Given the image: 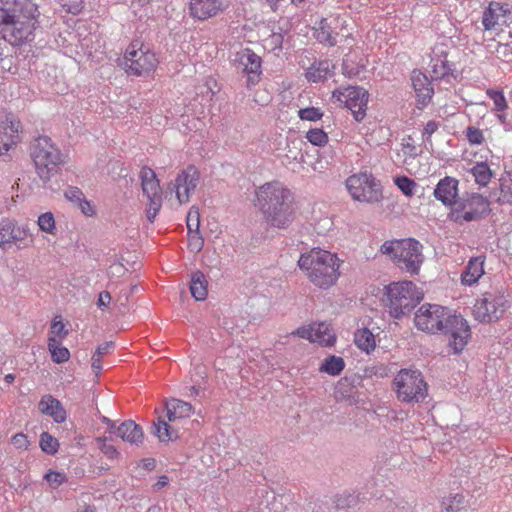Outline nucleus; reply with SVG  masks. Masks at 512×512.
<instances>
[{
    "mask_svg": "<svg viewBox=\"0 0 512 512\" xmlns=\"http://www.w3.org/2000/svg\"><path fill=\"white\" fill-rule=\"evenodd\" d=\"M355 392V387L347 377L340 379L334 390L336 401L350 400Z\"/></svg>",
    "mask_w": 512,
    "mask_h": 512,
    "instance_id": "32",
    "label": "nucleus"
},
{
    "mask_svg": "<svg viewBox=\"0 0 512 512\" xmlns=\"http://www.w3.org/2000/svg\"><path fill=\"white\" fill-rule=\"evenodd\" d=\"M397 398L406 403H420L428 395V385L419 370L401 369L394 378Z\"/></svg>",
    "mask_w": 512,
    "mask_h": 512,
    "instance_id": "9",
    "label": "nucleus"
},
{
    "mask_svg": "<svg viewBox=\"0 0 512 512\" xmlns=\"http://www.w3.org/2000/svg\"><path fill=\"white\" fill-rule=\"evenodd\" d=\"M337 24L338 20L336 19L331 21L328 19H322L314 29V37L319 43L326 46L332 47L336 45L338 36V32L336 31L338 27Z\"/></svg>",
    "mask_w": 512,
    "mask_h": 512,
    "instance_id": "24",
    "label": "nucleus"
},
{
    "mask_svg": "<svg viewBox=\"0 0 512 512\" xmlns=\"http://www.w3.org/2000/svg\"><path fill=\"white\" fill-rule=\"evenodd\" d=\"M466 136L470 144L479 145L484 141L483 133L480 129L469 126L466 130Z\"/></svg>",
    "mask_w": 512,
    "mask_h": 512,
    "instance_id": "53",
    "label": "nucleus"
},
{
    "mask_svg": "<svg viewBox=\"0 0 512 512\" xmlns=\"http://www.w3.org/2000/svg\"><path fill=\"white\" fill-rule=\"evenodd\" d=\"M152 433L158 437L161 442H168L178 438L177 432L164 420L158 419L157 423H154Z\"/></svg>",
    "mask_w": 512,
    "mask_h": 512,
    "instance_id": "31",
    "label": "nucleus"
},
{
    "mask_svg": "<svg viewBox=\"0 0 512 512\" xmlns=\"http://www.w3.org/2000/svg\"><path fill=\"white\" fill-rule=\"evenodd\" d=\"M458 180L452 177L441 179L434 190V196L446 206H455L458 195Z\"/></svg>",
    "mask_w": 512,
    "mask_h": 512,
    "instance_id": "21",
    "label": "nucleus"
},
{
    "mask_svg": "<svg viewBox=\"0 0 512 512\" xmlns=\"http://www.w3.org/2000/svg\"><path fill=\"white\" fill-rule=\"evenodd\" d=\"M12 444L17 449H27L30 445L28 437L23 433H17L11 438Z\"/></svg>",
    "mask_w": 512,
    "mask_h": 512,
    "instance_id": "54",
    "label": "nucleus"
},
{
    "mask_svg": "<svg viewBox=\"0 0 512 512\" xmlns=\"http://www.w3.org/2000/svg\"><path fill=\"white\" fill-rule=\"evenodd\" d=\"M51 333L60 338H64L67 335L65 325L61 320H57V317L51 323Z\"/></svg>",
    "mask_w": 512,
    "mask_h": 512,
    "instance_id": "56",
    "label": "nucleus"
},
{
    "mask_svg": "<svg viewBox=\"0 0 512 512\" xmlns=\"http://www.w3.org/2000/svg\"><path fill=\"white\" fill-rule=\"evenodd\" d=\"M487 95L493 101L497 111H504L507 107V102L504 94L500 90H488Z\"/></svg>",
    "mask_w": 512,
    "mask_h": 512,
    "instance_id": "47",
    "label": "nucleus"
},
{
    "mask_svg": "<svg viewBox=\"0 0 512 512\" xmlns=\"http://www.w3.org/2000/svg\"><path fill=\"white\" fill-rule=\"evenodd\" d=\"M483 256L473 257L469 260L465 270L461 274V281L464 285H473L484 274Z\"/></svg>",
    "mask_w": 512,
    "mask_h": 512,
    "instance_id": "26",
    "label": "nucleus"
},
{
    "mask_svg": "<svg viewBox=\"0 0 512 512\" xmlns=\"http://www.w3.org/2000/svg\"><path fill=\"white\" fill-rule=\"evenodd\" d=\"M186 223H187L188 232H191V231L196 232L199 230L200 213H199V209L196 206H192L189 209V212L187 214Z\"/></svg>",
    "mask_w": 512,
    "mask_h": 512,
    "instance_id": "43",
    "label": "nucleus"
},
{
    "mask_svg": "<svg viewBox=\"0 0 512 512\" xmlns=\"http://www.w3.org/2000/svg\"><path fill=\"white\" fill-rule=\"evenodd\" d=\"M338 261L335 254L314 248L300 256L298 265L314 285L326 289L339 277Z\"/></svg>",
    "mask_w": 512,
    "mask_h": 512,
    "instance_id": "3",
    "label": "nucleus"
},
{
    "mask_svg": "<svg viewBox=\"0 0 512 512\" xmlns=\"http://www.w3.org/2000/svg\"><path fill=\"white\" fill-rule=\"evenodd\" d=\"M490 213V201L478 193L467 194L455 202L450 218L458 223L478 221Z\"/></svg>",
    "mask_w": 512,
    "mask_h": 512,
    "instance_id": "11",
    "label": "nucleus"
},
{
    "mask_svg": "<svg viewBox=\"0 0 512 512\" xmlns=\"http://www.w3.org/2000/svg\"><path fill=\"white\" fill-rule=\"evenodd\" d=\"M510 13L508 4L499 2H491L484 10L482 16V24L486 30H491L499 25L500 22H506V15Z\"/></svg>",
    "mask_w": 512,
    "mask_h": 512,
    "instance_id": "22",
    "label": "nucleus"
},
{
    "mask_svg": "<svg viewBox=\"0 0 512 512\" xmlns=\"http://www.w3.org/2000/svg\"><path fill=\"white\" fill-rule=\"evenodd\" d=\"M442 504L447 512H457L464 505V496L455 494L445 499Z\"/></svg>",
    "mask_w": 512,
    "mask_h": 512,
    "instance_id": "40",
    "label": "nucleus"
},
{
    "mask_svg": "<svg viewBox=\"0 0 512 512\" xmlns=\"http://www.w3.org/2000/svg\"><path fill=\"white\" fill-rule=\"evenodd\" d=\"M190 16L197 20H206L216 16L222 10L221 0H191Z\"/></svg>",
    "mask_w": 512,
    "mask_h": 512,
    "instance_id": "20",
    "label": "nucleus"
},
{
    "mask_svg": "<svg viewBox=\"0 0 512 512\" xmlns=\"http://www.w3.org/2000/svg\"><path fill=\"white\" fill-rule=\"evenodd\" d=\"M48 349L51 353L52 360L55 363H64L69 360V350L66 347L60 346L55 337H49Z\"/></svg>",
    "mask_w": 512,
    "mask_h": 512,
    "instance_id": "33",
    "label": "nucleus"
},
{
    "mask_svg": "<svg viewBox=\"0 0 512 512\" xmlns=\"http://www.w3.org/2000/svg\"><path fill=\"white\" fill-rule=\"evenodd\" d=\"M65 197L77 204L83 197H84V194L83 192L77 188V187H69L66 191H65Z\"/></svg>",
    "mask_w": 512,
    "mask_h": 512,
    "instance_id": "55",
    "label": "nucleus"
},
{
    "mask_svg": "<svg viewBox=\"0 0 512 512\" xmlns=\"http://www.w3.org/2000/svg\"><path fill=\"white\" fill-rule=\"evenodd\" d=\"M384 291V306L395 319L408 315L423 299V293L411 281L392 282Z\"/></svg>",
    "mask_w": 512,
    "mask_h": 512,
    "instance_id": "6",
    "label": "nucleus"
},
{
    "mask_svg": "<svg viewBox=\"0 0 512 512\" xmlns=\"http://www.w3.org/2000/svg\"><path fill=\"white\" fill-rule=\"evenodd\" d=\"M190 292L196 301H202L207 297V281L201 271L193 273L190 283Z\"/></svg>",
    "mask_w": 512,
    "mask_h": 512,
    "instance_id": "28",
    "label": "nucleus"
},
{
    "mask_svg": "<svg viewBox=\"0 0 512 512\" xmlns=\"http://www.w3.org/2000/svg\"><path fill=\"white\" fill-rule=\"evenodd\" d=\"M31 156L37 173L44 182L50 180L58 172L59 166L64 163L62 153L47 136H41L35 140Z\"/></svg>",
    "mask_w": 512,
    "mask_h": 512,
    "instance_id": "8",
    "label": "nucleus"
},
{
    "mask_svg": "<svg viewBox=\"0 0 512 512\" xmlns=\"http://www.w3.org/2000/svg\"><path fill=\"white\" fill-rule=\"evenodd\" d=\"M39 229L45 233L54 235L56 232L55 219L51 212H45L38 217Z\"/></svg>",
    "mask_w": 512,
    "mask_h": 512,
    "instance_id": "38",
    "label": "nucleus"
},
{
    "mask_svg": "<svg viewBox=\"0 0 512 512\" xmlns=\"http://www.w3.org/2000/svg\"><path fill=\"white\" fill-rule=\"evenodd\" d=\"M200 180V173L193 165L181 170L175 180L167 185V191L175 193L176 199L180 205L190 201L191 195L197 188Z\"/></svg>",
    "mask_w": 512,
    "mask_h": 512,
    "instance_id": "16",
    "label": "nucleus"
},
{
    "mask_svg": "<svg viewBox=\"0 0 512 512\" xmlns=\"http://www.w3.org/2000/svg\"><path fill=\"white\" fill-rule=\"evenodd\" d=\"M334 503L338 509H347L358 503V495L354 492H343L334 497Z\"/></svg>",
    "mask_w": 512,
    "mask_h": 512,
    "instance_id": "36",
    "label": "nucleus"
},
{
    "mask_svg": "<svg viewBox=\"0 0 512 512\" xmlns=\"http://www.w3.org/2000/svg\"><path fill=\"white\" fill-rule=\"evenodd\" d=\"M234 65L238 71L247 76V84L255 85L262 74L261 58L250 49H244L235 54Z\"/></svg>",
    "mask_w": 512,
    "mask_h": 512,
    "instance_id": "17",
    "label": "nucleus"
},
{
    "mask_svg": "<svg viewBox=\"0 0 512 512\" xmlns=\"http://www.w3.org/2000/svg\"><path fill=\"white\" fill-rule=\"evenodd\" d=\"M144 433L142 427L130 419V444L139 445L143 442Z\"/></svg>",
    "mask_w": 512,
    "mask_h": 512,
    "instance_id": "51",
    "label": "nucleus"
},
{
    "mask_svg": "<svg viewBox=\"0 0 512 512\" xmlns=\"http://www.w3.org/2000/svg\"><path fill=\"white\" fill-rule=\"evenodd\" d=\"M313 342L322 346H331L334 344L336 337L332 333L330 327L326 323H318L313 325Z\"/></svg>",
    "mask_w": 512,
    "mask_h": 512,
    "instance_id": "30",
    "label": "nucleus"
},
{
    "mask_svg": "<svg viewBox=\"0 0 512 512\" xmlns=\"http://www.w3.org/2000/svg\"><path fill=\"white\" fill-rule=\"evenodd\" d=\"M166 409H167V417L170 422H173L176 419L180 418L178 416L177 411L175 410L174 406L172 405L171 401L166 403Z\"/></svg>",
    "mask_w": 512,
    "mask_h": 512,
    "instance_id": "63",
    "label": "nucleus"
},
{
    "mask_svg": "<svg viewBox=\"0 0 512 512\" xmlns=\"http://www.w3.org/2000/svg\"><path fill=\"white\" fill-rule=\"evenodd\" d=\"M44 479L53 489L58 488L61 484L67 481V477L64 473L52 470L44 475Z\"/></svg>",
    "mask_w": 512,
    "mask_h": 512,
    "instance_id": "44",
    "label": "nucleus"
},
{
    "mask_svg": "<svg viewBox=\"0 0 512 512\" xmlns=\"http://www.w3.org/2000/svg\"><path fill=\"white\" fill-rule=\"evenodd\" d=\"M422 244L413 238L393 239L380 246V252L388 256L401 270L417 275L424 261Z\"/></svg>",
    "mask_w": 512,
    "mask_h": 512,
    "instance_id": "5",
    "label": "nucleus"
},
{
    "mask_svg": "<svg viewBox=\"0 0 512 512\" xmlns=\"http://www.w3.org/2000/svg\"><path fill=\"white\" fill-rule=\"evenodd\" d=\"M291 144L293 145V148L296 149V151H293L291 148H289L285 155L286 158H288L289 160H292V161H296L298 163L303 162L304 154L301 152V149L298 147L299 145L302 144V141L301 140H293L291 142Z\"/></svg>",
    "mask_w": 512,
    "mask_h": 512,
    "instance_id": "52",
    "label": "nucleus"
},
{
    "mask_svg": "<svg viewBox=\"0 0 512 512\" xmlns=\"http://www.w3.org/2000/svg\"><path fill=\"white\" fill-rule=\"evenodd\" d=\"M415 326L424 332L442 333L455 354L460 353L471 336L470 327L461 315L452 314L443 306L423 304L414 317Z\"/></svg>",
    "mask_w": 512,
    "mask_h": 512,
    "instance_id": "1",
    "label": "nucleus"
},
{
    "mask_svg": "<svg viewBox=\"0 0 512 512\" xmlns=\"http://www.w3.org/2000/svg\"><path fill=\"white\" fill-rule=\"evenodd\" d=\"M266 43L272 50L281 49L283 44V35L281 33H272L267 39Z\"/></svg>",
    "mask_w": 512,
    "mask_h": 512,
    "instance_id": "57",
    "label": "nucleus"
},
{
    "mask_svg": "<svg viewBox=\"0 0 512 512\" xmlns=\"http://www.w3.org/2000/svg\"><path fill=\"white\" fill-rule=\"evenodd\" d=\"M12 10H14V0H6L5 6L0 7V26L1 29H6V26H8V23H10L11 18L15 16L12 13Z\"/></svg>",
    "mask_w": 512,
    "mask_h": 512,
    "instance_id": "41",
    "label": "nucleus"
},
{
    "mask_svg": "<svg viewBox=\"0 0 512 512\" xmlns=\"http://www.w3.org/2000/svg\"><path fill=\"white\" fill-rule=\"evenodd\" d=\"M204 246V239L200 234V231L188 232V247L192 252H199Z\"/></svg>",
    "mask_w": 512,
    "mask_h": 512,
    "instance_id": "45",
    "label": "nucleus"
},
{
    "mask_svg": "<svg viewBox=\"0 0 512 512\" xmlns=\"http://www.w3.org/2000/svg\"><path fill=\"white\" fill-rule=\"evenodd\" d=\"M77 205L80 208V210L82 211V213L86 216H92L95 213L93 206L85 197H83L77 203Z\"/></svg>",
    "mask_w": 512,
    "mask_h": 512,
    "instance_id": "61",
    "label": "nucleus"
},
{
    "mask_svg": "<svg viewBox=\"0 0 512 512\" xmlns=\"http://www.w3.org/2000/svg\"><path fill=\"white\" fill-rule=\"evenodd\" d=\"M113 347L114 343L112 341L102 343L97 347L94 354L102 357L103 355L107 354Z\"/></svg>",
    "mask_w": 512,
    "mask_h": 512,
    "instance_id": "62",
    "label": "nucleus"
},
{
    "mask_svg": "<svg viewBox=\"0 0 512 512\" xmlns=\"http://www.w3.org/2000/svg\"><path fill=\"white\" fill-rule=\"evenodd\" d=\"M20 128V121L12 113L0 112V131L3 133L0 135V156L15 144L14 138H17Z\"/></svg>",
    "mask_w": 512,
    "mask_h": 512,
    "instance_id": "19",
    "label": "nucleus"
},
{
    "mask_svg": "<svg viewBox=\"0 0 512 512\" xmlns=\"http://www.w3.org/2000/svg\"><path fill=\"white\" fill-rule=\"evenodd\" d=\"M498 202L502 204H512V181L502 182L500 184Z\"/></svg>",
    "mask_w": 512,
    "mask_h": 512,
    "instance_id": "49",
    "label": "nucleus"
},
{
    "mask_svg": "<svg viewBox=\"0 0 512 512\" xmlns=\"http://www.w3.org/2000/svg\"><path fill=\"white\" fill-rule=\"evenodd\" d=\"M293 195L279 181L267 182L256 192V205L266 222L275 228L286 229L294 220Z\"/></svg>",
    "mask_w": 512,
    "mask_h": 512,
    "instance_id": "2",
    "label": "nucleus"
},
{
    "mask_svg": "<svg viewBox=\"0 0 512 512\" xmlns=\"http://www.w3.org/2000/svg\"><path fill=\"white\" fill-rule=\"evenodd\" d=\"M332 97L343 103L348 108L357 122H360L366 116V110L369 100V93L363 87L348 86L333 91Z\"/></svg>",
    "mask_w": 512,
    "mask_h": 512,
    "instance_id": "14",
    "label": "nucleus"
},
{
    "mask_svg": "<svg viewBox=\"0 0 512 512\" xmlns=\"http://www.w3.org/2000/svg\"><path fill=\"white\" fill-rule=\"evenodd\" d=\"M345 367L343 358L338 356L327 357L320 366V371L325 372L329 375H339Z\"/></svg>",
    "mask_w": 512,
    "mask_h": 512,
    "instance_id": "35",
    "label": "nucleus"
},
{
    "mask_svg": "<svg viewBox=\"0 0 512 512\" xmlns=\"http://www.w3.org/2000/svg\"><path fill=\"white\" fill-rule=\"evenodd\" d=\"M137 177L141 194L138 196L143 213L149 223H153L163 205V191L155 171L147 166L139 167Z\"/></svg>",
    "mask_w": 512,
    "mask_h": 512,
    "instance_id": "7",
    "label": "nucleus"
},
{
    "mask_svg": "<svg viewBox=\"0 0 512 512\" xmlns=\"http://www.w3.org/2000/svg\"><path fill=\"white\" fill-rule=\"evenodd\" d=\"M354 342L360 350L367 354L376 347L375 337L368 328L358 329L354 334Z\"/></svg>",
    "mask_w": 512,
    "mask_h": 512,
    "instance_id": "29",
    "label": "nucleus"
},
{
    "mask_svg": "<svg viewBox=\"0 0 512 512\" xmlns=\"http://www.w3.org/2000/svg\"><path fill=\"white\" fill-rule=\"evenodd\" d=\"M110 300H111V296H110L109 292H106V291L101 292L98 297L97 305L100 308L105 307L107 305V303L110 302Z\"/></svg>",
    "mask_w": 512,
    "mask_h": 512,
    "instance_id": "64",
    "label": "nucleus"
},
{
    "mask_svg": "<svg viewBox=\"0 0 512 512\" xmlns=\"http://www.w3.org/2000/svg\"><path fill=\"white\" fill-rule=\"evenodd\" d=\"M458 50L452 44V41L445 40L436 43L430 53V73L432 80H446L456 78L455 58Z\"/></svg>",
    "mask_w": 512,
    "mask_h": 512,
    "instance_id": "10",
    "label": "nucleus"
},
{
    "mask_svg": "<svg viewBox=\"0 0 512 512\" xmlns=\"http://www.w3.org/2000/svg\"><path fill=\"white\" fill-rule=\"evenodd\" d=\"M343 74L349 78L355 77L360 73L359 68H355L349 64V60L345 58L342 64Z\"/></svg>",
    "mask_w": 512,
    "mask_h": 512,
    "instance_id": "60",
    "label": "nucleus"
},
{
    "mask_svg": "<svg viewBox=\"0 0 512 512\" xmlns=\"http://www.w3.org/2000/svg\"><path fill=\"white\" fill-rule=\"evenodd\" d=\"M306 138L308 141L315 146H323L328 142V136L322 129H310Z\"/></svg>",
    "mask_w": 512,
    "mask_h": 512,
    "instance_id": "39",
    "label": "nucleus"
},
{
    "mask_svg": "<svg viewBox=\"0 0 512 512\" xmlns=\"http://www.w3.org/2000/svg\"><path fill=\"white\" fill-rule=\"evenodd\" d=\"M395 184L403 192L404 195L412 196L414 194L416 183L411 178L406 176L397 177L395 178Z\"/></svg>",
    "mask_w": 512,
    "mask_h": 512,
    "instance_id": "42",
    "label": "nucleus"
},
{
    "mask_svg": "<svg viewBox=\"0 0 512 512\" xmlns=\"http://www.w3.org/2000/svg\"><path fill=\"white\" fill-rule=\"evenodd\" d=\"M298 116L301 120L317 121L322 118L323 113L316 107H307L300 109L298 111Z\"/></svg>",
    "mask_w": 512,
    "mask_h": 512,
    "instance_id": "46",
    "label": "nucleus"
},
{
    "mask_svg": "<svg viewBox=\"0 0 512 512\" xmlns=\"http://www.w3.org/2000/svg\"><path fill=\"white\" fill-rule=\"evenodd\" d=\"M136 47L137 43L132 44L133 50L130 51V74L147 76L154 71L158 60L155 53L143 44L137 49Z\"/></svg>",
    "mask_w": 512,
    "mask_h": 512,
    "instance_id": "18",
    "label": "nucleus"
},
{
    "mask_svg": "<svg viewBox=\"0 0 512 512\" xmlns=\"http://www.w3.org/2000/svg\"><path fill=\"white\" fill-rule=\"evenodd\" d=\"M412 86L416 93L418 102L427 105L432 99L434 90L428 77L419 70H414L411 75Z\"/></svg>",
    "mask_w": 512,
    "mask_h": 512,
    "instance_id": "23",
    "label": "nucleus"
},
{
    "mask_svg": "<svg viewBox=\"0 0 512 512\" xmlns=\"http://www.w3.org/2000/svg\"><path fill=\"white\" fill-rule=\"evenodd\" d=\"M59 447L58 440L48 432H43L40 436V448L49 455L57 453Z\"/></svg>",
    "mask_w": 512,
    "mask_h": 512,
    "instance_id": "37",
    "label": "nucleus"
},
{
    "mask_svg": "<svg viewBox=\"0 0 512 512\" xmlns=\"http://www.w3.org/2000/svg\"><path fill=\"white\" fill-rule=\"evenodd\" d=\"M34 235L27 225H17L9 218L0 221V247L4 250L15 245L18 249H26L33 245Z\"/></svg>",
    "mask_w": 512,
    "mask_h": 512,
    "instance_id": "13",
    "label": "nucleus"
},
{
    "mask_svg": "<svg viewBox=\"0 0 512 512\" xmlns=\"http://www.w3.org/2000/svg\"><path fill=\"white\" fill-rule=\"evenodd\" d=\"M506 297L498 292H486L474 305L475 318L481 322L498 320L506 311L508 305Z\"/></svg>",
    "mask_w": 512,
    "mask_h": 512,
    "instance_id": "15",
    "label": "nucleus"
},
{
    "mask_svg": "<svg viewBox=\"0 0 512 512\" xmlns=\"http://www.w3.org/2000/svg\"><path fill=\"white\" fill-rule=\"evenodd\" d=\"M345 185L355 201L377 203L383 199L382 185L371 173L353 174L346 179Z\"/></svg>",
    "mask_w": 512,
    "mask_h": 512,
    "instance_id": "12",
    "label": "nucleus"
},
{
    "mask_svg": "<svg viewBox=\"0 0 512 512\" xmlns=\"http://www.w3.org/2000/svg\"><path fill=\"white\" fill-rule=\"evenodd\" d=\"M15 15L6 29H1L5 41L12 45H21L34 39V31L38 27V8L29 0H14Z\"/></svg>",
    "mask_w": 512,
    "mask_h": 512,
    "instance_id": "4",
    "label": "nucleus"
},
{
    "mask_svg": "<svg viewBox=\"0 0 512 512\" xmlns=\"http://www.w3.org/2000/svg\"><path fill=\"white\" fill-rule=\"evenodd\" d=\"M334 67V64L330 60L316 62L308 69L306 77L312 82L322 81L330 75Z\"/></svg>",
    "mask_w": 512,
    "mask_h": 512,
    "instance_id": "27",
    "label": "nucleus"
},
{
    "mask_svg": "<svg viewBox=\"0 0 512 512\" xmlns=\"http://www.w3.org/2000/svg\"><path fill=\"white\" fill-rule=\"evenodd\" d=\"M439 123L431 120L428 121L423 129L422 136L425 141H430L432 134L438 129Z\"/></svg>",
    "mask_w": 512,
    "mask_h": 512,
    "instance_id": "59",
    "label": "nucleus"
},
{
    "mask_svg": "<svg viewBox=\"0 0 512 512\" xmlns=\"http://www.w3.org/2000/svg\"><path fill=\"white\" fill-rule=\"evenodd\" d=\"M471 173L475 178V182L480 186H486L493 176L490 167L485 162L476 163L471 168Z\"/></svg>",
    "mask_w": 512,
    "mask_h": 512,
    "instance_id": "34",
    "label": "nucleus"
},
{
    "mask_svg": "<svg viewBox=\"0 0 512 512\" xmlns=\"http://www.w3.org/2000/svg\"><path fill=\"white\" fill-rule=\"evenodd\" d=\"M99 449L110 459H113L118 455V451L114 444L112 443V440L108 439L107 437L103 439L97 440Z\"/></svg>",
    "mask_w": 512,
    "mask_h": 512,
    "instance_id": "48",
    "label": "nucleus"
},
{
    "mask_svg": "<svg viewBox=\"0 0 512 512\" xmlns=\"http://www.w3.org/2000/svg\"><path fill=\"white\" fill-rule=\"evenodd\" d=\"M39 410L42 414L51 416L57 423L66 420V411L61 402L50 395L42 397L39 402Z\"/></svg>",
    "mask_w": 512,
    "mask_h": 512,
    "instance_id": "25",
    "label": "nucleus"
},
{
    "mask_svg": "<svg viewBox=\"0 0 512 512\" xmlns=\"http://www.w3.org/2000/svg\"><path fill=\"white\" fill-rule=\"evenodd\" d=\"M171 403L174 406L180 418L188 417L192 413L193 407L188 402H184L178 399H172Z\"/></svg>",
    "mask_w": 512,
    "mask_h": 512,
    "instance_id": "50",
    "label": "nucleus"
},
{
    "mask_svg": "<svg viewBox=\"0 0 512 512\" xmlns=\"http://www.w3.org/2000/svg\"><path fill=\"white\" fill-rule=\"evenodd\" d=\"M313 325L309 327H299L294 332H292V335H296L300 338L307 339L310 342H313Z\"/></svg>",
    "mask_w": 512,
    "mask_h": 512,
    "instance_id": "58",
    "label": "nucleus"
}]
</instances>
